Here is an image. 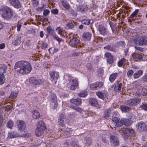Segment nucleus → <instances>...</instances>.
<instances>
[{"mask_svg": "<svg viewBox=\"0 0 147 147\" xmlns=\"http://www.w3.org/2000/svg\"><path fill=\"white\" fill-rule=\"evenodd\" d=\"M44 34L42 31H41L40 32V36L41 38H42L43 37Z\"/></svg>", "mask_w": 147, "mask_h": 147, "instance_id": "774afa93", "label": "nucleus"}, {"mask_svg": "<svg viewBox=\"0 0 147 147\" xmlns=\"http://www.w3.org/2000/svg\"><path fill=\"white\" fill-rule=\"evenodd\" d=\"M61 3L63 6L66 9H69V5L68 3L65 1H63Z\"/></svg>", "mask_w": 147, "mask_h": 147, "instance_id": "c03bdc74", "label": "nucleus"}, {"mask_svg": "<svg viewBox=\"0 0 147 147\" xmlns=\"http://www.w3.org/2000/svg\"><path fill=\"white\" fill-rule=\"evenodd\" d=\"M32 3L34 6H36L39 4V0H32Z\"/></svg>", "mask_w": 147, "mask_h": 147, "instance_id": "603ef678", "label": "nucleus"}, {"mask_svg": "<svg viewBox=\"0 0 147 147\" xmlns=\"http://www.w3.org/2000/svg\"><path fill=\"white\" fill-rule=\"evenodd\" d=\"M91 21H92V23L93 22V20H89L88 19H84L82 20L81 22L83 24L89 25L90 24Z\"/></svg>", "mask_w": 147, "mask_h": 147, "instance_id": "e433bc0d", "label": "nucleus"}, {"mask_svg": "<svg viewBox=\"0 0 147 147\" xmlns=\"http://www.w3.org/2000/svg\"><path fill=\"white\" fill-rule=\"evenodd\" d=\"M65 117L64 114H61L59 115L58 119V123L59 125L61 127H63L65 126V124L64 122Z\"/></svg>", "mask_w": 147, "mask_h": 147, "instance_id": "4468645a", "label": "nucleus"}, {"mask_svg": "<svg viewBox=\"0 0 147 147\" xmlns=\"http://www.w3.org/2000/svg\"><path fill=\"white\" fill-rule=\"evenodd\" d=\"M104 49H106L107 50H108L110 51H115V48L113 47H111L110 45H108L106 47H104Z\"/></svg>", "mask_w": 147, "mask_h": 147, "instance_id": "a18cd8bd", "label": "nucleus"}, {"mask_svg": "<svg viewBox=\"0 0 147 147\" xmlns=\"http://www.w3.org/2000/svg\"><path fill=\"white\" fill-rule=\"evenodd\" d=\"M11 5L14 7L19 8L21 7V4L18 0H9Z\"/></svg>", "mask_w": 147, "mask_h": 147, "instance_id": "ddd939ff", "label": "nucleus"}, {"mask_svg": "<svg viewBox=\"0 0 147 147\" xmlns=\"http://www.w3.org/2000/svg\"><path fill=\"white\" fill-rule=\"evenodd\" d=\"M8 136L10 138H13L18 136L16 132L11 131L8 133Z\"/></svg>", "mask_w": 147, "mask_h": 147, "instance_id": "2f4dec72", "label": "nucleus"}, {"mask_svg": "<svg viewBox=\"0 0 147 147\" xmlns=\"http://www.w3.org/2000/svg\"><path fill=\"white\" fill-rule=\"evenodd\" d=\"M69 83H70L71 85L70 89L73 90H75L77 88L78 85V80L76 79L72 80L69 82Z\"/></svg>", "mask_w": 147, "mask_h": 147, "instance_id": "f8f14e48", "label": "nucleus"}, {"mask_svg": "<svg viewBox=\"0 0 147 147\" xmlns=\"http://www.w3.org/2000/svg\"><path fill=\"white\" fill-rule=\"evenodd\" d=\"M51 12L53 13L57 14L58 13V11L57 9H55L51 10Z\"/></svg>", "mask_w": 147, "mask_h": 147, "instance_id": "13d9d810", "label": "nucleus"}, {"mask_svg": "<svg viewBox=\"0 0 147 147\" xmlns=\"http://www.w3.org/2000/svg\"><path fill=\"white\" fill-rule=\"evenodd\" d=\"M134 43L137 45L142 46L147 44V36L137 35L133 39Z\"/></svg>", "mask_w": 147, "mask_h": 147, "instance_id": "20e7f679", "label": "nucleus"}, {"mask_svg": "<svg viewBox=\"0 0 147 147\" xmlns=\"http://www.w3.org/2000/svg\"><path fill=\"white\" fill-rule=\"evenodd\" d=\"M0 13L1 17L6 20L11 19L13 15V11L6 6L1 7L0 9Z\"/></svg>", "mask_w": 147, "mask_h": 147, "instance_id": "f03ea898", "label": "nucleus"}, {"mask_svg": "<svg viewBox=\"0 0 147 147\" xmlns=\"http://www.w3.org/2000/svg\"><path fill=\"white\" fill-rule=\"evenodd\" d=\"M5 80V78L3 74H0V84H3Z\"/></svg>", "mask_w": 147, "mask_h": 147, "instance_id": "c9c22d12", "label": "nucleus"}, {"mask_svg": "<svg viewBox=\"0 0 147 147\" xmlns=\"http://www.w3.org/2000/svg\"><path fill=\"white\" fill-rule=\"evenodd\" d=\"M48 33L50 35H53V34L54 30L52 28L51 26H48L47 29Z\"/></svg>", "mask_w": 147, "mask_h": 147, "instance_id": "a19ab883", "label": "nucleus"}, {"mask_svg": "<svg viewBox=\"0 0 147 147\" xmlns=\"http://www.w3.org/2000/svg\"><path fill=\"white\" fill-rule=\"evenodd\" d=\"M56 30L58 34H61V33L62 32V30H61V28L60 27H58L57 28Z\"/></svg>", "mask_w": 147, "mask_h": 147, "instance_id": "6e6d98bb", "label": "nucleus"}, {"mask_svg": "<svg viewBox=\"0 0 147 147\" xmlns=\"http://www.w3.org/2000/svg\"><path fill=\"white\" fill-rule=\"evenodd\" d=\"M66 26L68 29H71L73 27L74 25L72 23H69L66 24Z\"/></svg>", "mask_w": 147, "mask_h": 147, "instance_id": "5fc2aeb1", "label": "nucleus"}, {"mask_svg": "<svg viewBox=\"0 0 147 147\" xmlns=\"http://www.w3.org/2000/svg\"><path fill=\"white\" fill-rule=\"evenodd\" d=\"M18 93L16 91H12L9 96V98L11 99H14L16 98L17 95Z\"/></svg>", "mask_w": 147, "mask_h": 147, "instance_id": "4c0bfd02", "label": "nucleus"}, {"mask_svg": "<svg viewBox=\"0 0 147 147\" xmlns=\"http://www.w3.org/2000/svg\"><path fill=\"white\" fill-rule=\"evenodd\" d=\"M140 94L142 96H146L147 95V89L145 88H143L140 93Z\"/></svg>", "mask_w": 147, "mask_h": 147, "instance_id": "de8ad7c7", "label": "nucleus"}, {"mask_svg": "<svg viewBox=\"0 0 147 147\" xmlns=\"http://www.w3.org/2000/svg\"><path fill=\"white\" fill-rule=\"evenodd\" d=\"M74 109L79 112H81L82 111V109L80 107H75L74 108Z\"/></svg>", "mask_w": 147, "mask_h": 147, "instance_id": "69168bd1", "label": "nucleus"}, {"mask_svg": "<svg viewBox=\"0 0 147 147\" xmlns=\"http://www.w3.org/2000/svg\"><path fill=\"white\" fill-rule=\"evenodd\" d=\"M51 100L54 103V107L56 108L58 105V104L57 103V98L56 95L54 94H51L49 96Z\"/></svg>", "mask_w": 147, "mask_h": 147, "instance_id": "2eb2a0df", "label": "nucleus"}, {"mask_svg": "<svg viewBox=\"0 0 147 147\" xmlns=\"http://www.w3.org/2000/svg\"><path fill=\"white\" fill-rule=\"evenodd\" d=\"M19 129L21 131H24L26 128V125L25 123L22 121L18 120L17 122Z\"/></svg>", "mask_w": 147, "mask_h": 147, "instance_id": "9b49d317", "label": "nucleus"}, {"mask_svg": "<svg viewBox=\"0 0 147 147\" xmlns=\"http://www.w3.org/2000/svg\"><path fill=\"white\" fill-rule=\"evenodd\" d=\"M91 34L88 32L84 33L83 34V37L86 40H89L91 38Z\"/></svg>", "mask_w": 147, "mask_h": 147, "instance_id": "cd10ccee", "label": "nucleus"}, {"mask_svg": "<svg viewBox=\"0 0 147 147\" xmlns=\"http://www.w3.org/2000/svg\"><path fill=\"white\" fill-rule=\"evenodd\" d=\"M140 107L142 110L147 111V104H144L140 105Z\"/></svg>", "mask_w": 147, "mask_h": 147, "instance_id": "09e8293b", "label": "nucleus"}, {"mask_svg": "<svg viewBox=\"0 0 147 147\" xmlns=\"http://www.w3.org/2000/svg\"><path fill=\"white\" fill-rule=\"evenodd\" d=\"M13 105H6L5 107V108L4 109L5 111H9V110L13 108ZM5 107L4 106L3 107V106H0V113H1L2 112L1 111H2L4 109V108H3V107Z\"/></svg>", "mask_w": 147, "mask_h": 147, "instance_id": "5701e85b", "label": "nucleus"}, {"mask_svg": "<svg viewBox=\"0 0 147 147\" xmlns=\"http://www.w3.org/2000/svg\"><path fill=\"white\" fill-rule=\"evenodd\" d=\"M13 122L12 121L10 120L7 122V126L9 128L11 129L13 126Z\"/></svg>", "mask_w": 147, "mask_h": 147, "instance_id": "37998d69", "label": "nucleus"}, {"mask_svg": "<svg viewBox=\"0 0 147 147\" xmlns=\"http://www.w3.org/2000/svg\"><path fill=\"white\" fill-rule=\"evenodd\" d=\"M126 60L124 58H122L118 63V65L119 67H122Z\"/></svg>", "mask_w": 147, "mask_h": 147, "instance_id": "79ce46f5", "label": "nucleus"}, {"mask_svg": "<svg viewBox=\"0 0 147 147\" xmlns=\"http://www.w3.org/2000/svg\"><path fill=\"white\" fill-rule=\"evenodd\" d=\"M22 25V23H19L17 25V30L18 31H20V28Z\"/></svg>", "mask_w": 147, "mask_h": 147, "instance_id": "864d4df0", "label": "nucleus"}, {"mask_svg": "<svg viewBox=\"0 0 147 147\" xmlns=\"http://www.w3.org/2000/svg\"><path fill=\"white\" fill-rule=\"evenodd\" d=\"M110 140L111 144L113 146L115 147L119 145V142L117 137L111 136L110 138Z\"/></svg>", "mask_w": 147, "mask_h": 147, "instance_id": "1a4fd4ad", "label": "nucleus"}, {"mask_svg": "<svg viewBox=\"0 0 147 147\" xmlns=\"http://www.w3.org/2000/svg\"><path fill=\"white\" fill-rule=\"evenodd\" d=\"M71 145L72 147H78L76 144V143L74 142H72L71 144Z\"/></svg>", "mask_w": 147, "mask_h": 147, "instance_id": "0e129e2a", "label": "nucleus"}, {"mask_svg": "<svg viewBox=\"0 0 147 147\" xmlns=\"http://www.w3.org/2000/svg\"><path fill=\"white\" fill-rule=\"evenodd\" d=\"M110 111L109 110L106 111L104 114V116L105 119H107L109 116V113Z\"/></svg>", "mask_w": 147, "mask_h": 147, "instance_id": "3c124183", "label": "nucleus"}, {"mask_svg": "<svg viewBox=\"0 0 147 147\" xmlns=\"http://www.w3.org/2000/svg\"><path fill=\"white\" fill-rule=\"evenodd\" d=\"M139 10L136 9L130 16L131 18H133L138 13Z\"/></svg>", "mask_w": 147, "mask_h": 147, "instance_id": "49530a36", "label": "nucleus"}, {"mask_svg": "<svg viewBox=\"0 0 147 147\" xmlns=\"http://www.w3.org/2000/svg\"><path fill=\"white\" fill-rule=\"evenodd\" d=\"M84 142L86 146H90L91 144V140L89 138H87L85 139Z\"/></svg>", "mask_w": 147, "mask_h": 147, "instance_id": "72a5a7b5", "label": "nucleus"}, {"mask_svg": "<svg viewBox=\"0 0 147 147\" xmlns=\"http://www.w3.org/2000/svg\"><path fill=\"white\" fill-rule=\"evenodd\" d=\"M103 85L102 82H97L91 84L90 85V88L92 90H98L100 89Z\"/></svg>", "mask_w": 147, "mask_h": 147, "instance_id": "423d86ee", "label": "nucleus"}, {"mask_svg": "<svg viewBox=\"0 0 147 147\" xmlns=\"http://www.w3.org/2000/svg\"><path fill=\"white\" fill-rule=\"evenodd\" d=\"M79 42L78 40L76 38L71 39L69 42V45L71 47H74L77 45Z\"/></svg>", "mask_w": 147, "mask_h": 147, "instance_id": "6ab92c4d", "label": "nucleus"}, {"mask_svg": "<svg viewBox=\"0 0 147 147\" xmlns=\"http://www.w3.org/2000/svg\"><path fill=\"white\" fill-rule=\"evenodd\" d=\"M141 101L140 98H136L130 99L127 102V104L129 106H134L139 104Z\"/></svg>", "mask_w": 147, "mask_h": 147, "instance_id": "0eeeda50", "label": "nucleus"}, {"mask_svg": "<svg viewBox=\"0 0 147 147\" xmlns=\"http://www.w3.org/2000/svg\"><path fill=\"white\" fill-rule=\"evenodd\" d=\"M122 84L120 83L116 84L114 87V90L116 92H121V88Z\"/></svg>", "mask_w": 147, "mask_h": 147, "instance_id": "b1692460", "label": "nucleus"}, {"mask_svg": "<svg viewBox=\"0 0 147 147\" xmlns=\"http://www.w3.org/2000/svg\"><path fill=\"white\" fill-rule=\"evenodd\" d=\"M98 30L100 34L102 35H105L107 34L106 29L105 27L102 25L99 26Z\"/></svg>", "mask_w": 147, "mask_h": 147, "instance_id": "f3484780", "label": "nucleus"}, {"mask_svg": "<svg viewBox=\"0 0 147 147\" xmlns=\"http://www.w3.org/2000/svg\"><path fill=\"white\" fill-rule=\"evenodd\" d=\"M15 71L22 75L29 73L32 69L30 64L24 61H19L16 63L14 66Z\"/></svg>", "mask_w": 147, "mask_h": 147, "instance_id": "f257e3e1", "label": "nucleus"}, {"mask_svg": "<svg viewBox=\"0 0 147 147\" xmlns=\"http://www.w3.org/2000/svg\"><path fill=\"white\" fill-rule=\"evenodd\" d=\"M29 82L31 83L36 85L40 84L42 83V79H37L33 77H31L30 78Z\"/></svg>", "mask_w": 147, "mask_h": 147, "instance_id": "9d476101", "label": "nucleus"}, {"mask_svg": "<svg viewBox=\"0 0 147 147\" xmlns=\"http://www.w3.org/2000/svg\"><path fill=\"white\" fill-rule=\"evenodd\" d=\"M131 119V118H130V119L122 118L120 120L117 117H114L112 118V120L117 127H119L122 125H124L126 126H130L132 123Z\"/></svg>", "mask_w": 147, "mask_h": 147, "instance_id": "7ed1b4c3", "label": "nucleus"}, {"mask_svg": "<svg viewBox=\"0 0 147 147\" xmlns=\"http://www.w3.org/2000/svg\"><path fill=\"white\" fill-rule=\"evenodd\" d=\"M121 109L123 112H126L130 111V109L127 106H121L120 107Z\"/></svg>", "mask_w": 147, "mask_h": 147, "instance_id": "58836bf2", "label": "nucleus"}, {"mask_svg": "<svg viewBox=\"0 0 147 147\" xmlns=\"http://www.w3.org/2000/svg\"><path fill=\"white\" fill-rule=\"evenodd\" d=\"M117 74V73H114V74H111L109 77V80L111 82H113L116 79Z\"/></svg>", "mask_w": 147, "mask_h": 147, "instance_id": "473e14b6", "label": "nucleus"}, {"mask_svg": "<svg viewBox=\"0 0 147 147\" xmlns=\"http://www.w3.org/2000/svg\"><path fill=\"white\" fill-rule=\"evenodd\" d=\"M142 79L144 82H147V74L144 75L142 77Z\"/></svg>", "mask_w": 147, "mask_h": 147, "instance_id": "680f3d73", "label": "nucleus"}, {"mask_svg": "<svg viewBox=\"0 0 147 147\" xmlns=\"http://www.w3.org/2000/svg\"><path fill=\"white\" fill-rule=\"evenodd\" d=\"M7 67L6 66H2L0 67V74H3L7 70Z\"/></svg>", "mask_w": 147, "mask_h": 147, "instance_id": "ea45409f", "label": "nucleus"}, {"mask_svg": "<svg viewBox=\"0 0 147 147\" xmlns=\"http://www.w3.org/2000/svg\"><path fill=\"white\" fill-rule=\"evenodd\" d=\"M121 135L123 138L125 140L127 139L129 136H134V131L132 129L128 128H122Z\"/></svg>", "mask_w": 147, "mask_h": 147, "instance_id": "39448f33", "label": "nucleus"}, {"mask_svg": "<svg viewBox=\"0 0 147 147\" xmlns=\"http://www.w3.org/2000/svg\"><path fill=\"white\" fill-rule=\"evenodd\" d=\"M21 42V37H18L13 42V44L15 46H17L20 45Z\"/></svg>", "mask_w": 147, "mask_h": 147, "instance_id": "c85d7f7f", "label": "nucleus"}, {"mask_svg": "<svg viewBox=\"0 0 147 147\" xmlns=\"http://www.w3.org/2000/svg\"><path fill=\"white\" fill-rule=\"evenodd\" d=\"M96 95L100 98L102 99L107 96L106 93L105 92H97L96 93Z\"/></svg>", "mask_w": 147, "mask_h": 147, "instance_id": "393cba45", "label": "nucleus"}, {"mask_svg": "<svg viewBox=\"0 0 147 147\" xmlns=\"http://www.w3.org/2000/svg\"><path fill=\"white\" fill-rule=\"evenodd\" d=\"M90 102L91 105L94 107H96L97 105V101L94 98H91L90 100Z\"/></svg>", "mask_w": 147, "mask_h": 147, "instance_id": "7c9ffc66", "label": "nucleus"}, {"mask_svg": "<svg viewBox=\"0 0 147 147\" xmlns=\"http://www.w3.org/2000/svg\"><path fill=\"white\" fill-rule=\"evenodd\" d=\"M134 56L136 59H138L140 60L143 58L142 55L138 53H135Z\"/></svg>", "mask_w": 147, "mask_h": 147, "instance_id": "8fccbe9b", "label": "nucleus"}, {"mask_svg": "<svg viewBox=\"0 0 147 147\" xmlns=\"http://www.w3.org/2000/svg\"><path fill=\"white\" fill-rule=\"evenodd\" d=\"M32 117L35 119H38L40 117V115L38 111L37 110H34L32 113Z\"/></svg>", "mask_w": 147, "mask_h": 147, "instance_id": "bb28decb", "label": "nucleus"}, {"mask_svg": "<svg viewBox=\"0 0 147 147\" xmlns=\"http://www.w3.org/2000/svg\"><path fill=\"white\" fill-rule=\"evenodd\" d=\"M5 47V44L4 43H2L0 44V49H3Z\"/></svg>", "mask_w": 147, "mask_h": 147, "instance_id": "338daca9", "label": "nucleus"}, {"mask_svg": "<svg viewBox=\"0 0 147 147\" xmlns=\"http://www.w3.org/2000/svg\"><path fill=\"white\" fill-rule=\"evenodd\" d=\"M50 13V11L48 9H45L43 12V15L44 16H47Z\"/></svg>", "mask_w": 147, "mask_h": 147, "instance_id": "bf43d9fd", "label": "nucleus"}, {"mask_svg": "<svg viewBox=\"0 0 147 147\" xmlns=\"http://www.w3.org/2000/svg\"><path fill=\"white\" fill-rule=\"evenodd\" d=\"M44 130L36 128L35 131L36 135L37 136H41L43 133Z\"/></svg>", "mask_w": 147, "mask_h": 147, "instance_id": "c756f323", "label": "nucleus"}, {"mask_svg": "<svg viewBox=\"0 0 147 147\" xmlns=\"http://www.w3.org/2000/svg\"><path fill=\"white\" fill-rule=\"evenodd\" d=\"M135 48L136 50L140 51H142L143 50L142 48L140 47L135 46Z\"/></svg>", "mask_w": 147, "mask_h": 147, "instance_id": "e2e57ef3", "label": "nucleus"}, {"mask_svg": "<svg viewBox=\"0 0 147 147\" xmlns=\"http://www.w3.org/2000/svg\"><path fill=\"white\" fill-rule=\"evenodd\" d=\"M88 94V93L86 91H83L80 93H78V95L80 97H85Z\"/></svg>", "mask_w": 147, "mask_h": 147, "instance_id": "f704fd0d", "label": "nucleus"}, {"mask_svg": "<svg viewBox=\"0 0 147 147\" xmlns=\"http://www.w3.org/2000/svg\"><path fill=\"white\" fill-rule=\"evenodd\" d=\"M3 121V117L2 115H0V128L2 125Z\"/></svg>", "mask_w": 147, "mask_h": 147, "instance_id": "4d7b16f0", "label": "nucleus"}, {"mask_svg": "<svg viewBox=\"0 0 147 147\" xmlns=\"http://www.w3.org/2000/svg\"><path fill=\"white\" fill-rule=\"evenodd\" d=\"M77 10L82 13L85 12L87 10L86 7L84 5H80L77 7Z\"/></svg>", "mask_w": 147, "mask_h": 147, "instance_id": "4be33fe9", "label": "nucleus"}, {"mask_svg": "<svg viewBox=\"0 0 147 147\" xmlns=\"http://www.w3.org/2000/svg\"><path fill=\"white\" fill-rule=\"evenodd\" d=\"M145 124L146 123L142 121L139 122L137 125L138 129L140 130H147V129L144 128Z\"/></svg>", "mask_w": 147, "mask_h": 147, "instance_id": "a211bd4d", "label": "nucleus"}, {"mask_svg": "<svg viewBox=\"0 0 147 147\" xmlns=\"http://www.w3.org/2000/svg\"><path fill=\"white\" fill-rule=\"evenodd\" d=\"M105 55V57L108 58L107 61L109 63L111 64L113 62V56L110 53H106Z\"/></svg>", "mask_w": 147, "mask_h": 147, "instance_id": "dca6fc26", "label": "nucleus"}, {"mask_svg": "<svg viewBox=\"0 0 147 147\" xmlns=\"http://www.w3.org/2000/svg\"><path fill=\"white\" fill-rule=\"evenodd\" d=\"M133 73L134 72L132 70H130L128 71L127 73V75L128 76H130L133 74Z\"/></svg>", "mask_w": 147, "mask_h": 147, "instance_id": "052dcab7", "label": "nucleus"}, {"mask_svg": "<svg viewBox=\"0 0 147 147\" xmlns=\"http://www.w3.org/2000/svg\"><path fill=\"white\" fill-rule=\"evenodd\" d=\"M143 72L142 70H139L137 72L135 73L134 75V78L137 79L138 78L141 76L143 74Z\"/></svg>", "mask_w": 147, "mask_h": 147, "instance_id": "a878e982", "label": "nucleus"}, {"mask_svg": "<svg viewBox=\"0 0 147 147\" xmlns=\"http://www.w3.org/2000/svg\"><path fill=\"white\" fill-rule=\"evenodd\" d=\"M71 103L74 104L76 105H80L81 103V99L80 98L72 99L70 100Z\"/></svg>", "mask_w": 147, "mask_h": 147, "instance_id": "412c9836", "label": "nucleus"}, {"mask_svg": "<svg viewBox=\"0 0 147 147\" xmlns=\"http://www.w3.org/2000/svg\"><path fill=\"white\" fill-rule=\"evenodd\" d=\"M36 128L44 130L46 128V126L44 122L41 121H39L37 125Z\"/></svg>", "mask_w": 147, "mask_h": 147, "instance_id": "aec40b11", "label": "nucleus"}, {"mask_svg": "<svg viewBox=\"0 0 147 147\" xmlns=\"http://www.w3.org/2000/svg\"><path fill=\"white\" fill-rule=\"evenodd\" d=\"M49 75L51 80L55 81V83L59 77V73L55 71H51L49 73Z\"/></svg>", "mask_w": 147, "mask_h": 147, "instance_id": "6e6552de", "label": "nucleus"}]
</instances>
